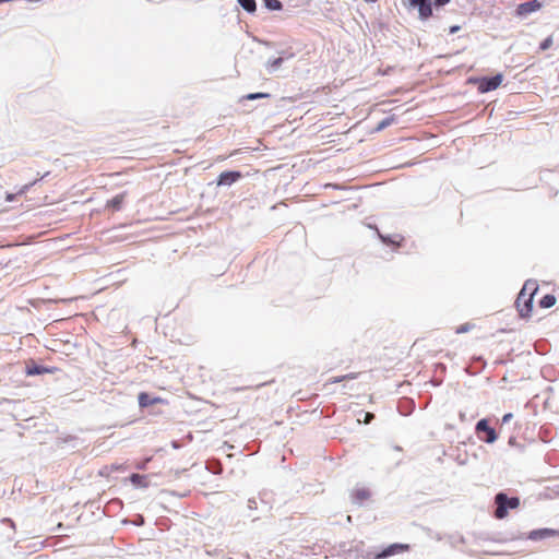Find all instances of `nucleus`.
Listing matches in <instances>:
<instances>
[{
    "mask_svg": "<svg viewBox=\"0 0 559 559\" xmlns=\"http://www.w3.org/2000/svg\"><path fill=\"white\" fill-rule=\"evenodd\" d=\"M536 290V287H530V285L526 283L519 293L515 305L522 318H527L531 316L533 310V297Z\"/></svg>",
    "mask_w": 559,
    "mask_h": 559,
    "instance_id": "nucleus-1",
    "label": "nucleus"
},
{
    "mask_svg": "<svg viewBox=\"0 0 559 559\" xmlns=\"http://www.w3.org/2000/svg\"><path fill=\"white\" fill-rule=\"evenodd\" d=\"M495 503L497 506L495 516L502 520L508 515V509L514 510L520 507V499L518 497L509 498L504 492H499L495 497Z\"/></svg>",
    "mask_w": 559,
    "mask_h": 559,
    "instance_id": "nucleus-2",
    "label": "nucleus"
},
{
    "mask_svg": "<svg viewBox=\"0 0 559 559\" xmlns=\"http://www.w3.org/2000/svg\"><path fill=\"white\" fill-rule=\"evenodd\" d=\"M476 432L481 441L493 443L497 440V433L493 428L489 427L486 419H481L476 425Z\"/></svg>",
    "mask_w": 559,
    "mask_h": 559,
    "instance_id": "nucleus-3",
    "label": "nucleus"
},
{
    "mask_svg": "<svg viewBox=\"0 0 559 559\" xmlns=\"http://www.w3.org/2000/svg\"><path fill=\"white\" fill-rule=\"evenodd\" d=\"M44 176H40L39 174H37L35 178L29 179L27 182H25L21 187L15 188L14 192L7 193L5 201H8V202L15 201L17 199V197L25 194L29 190V188L33 187L37 181H39Z\"/></svg>",
    "mask_w": 559,
    "mask_h": 559,
    "instance_id": "nucleus-4",
    "label": "nucleus"
},
{
    "mask_svg": "<svg viewBox=\"0 0 559 559\" xmlns=\"http://www.w3.org/2000/svg\"><path fill=\"white\" fill-rule=\"evenodd\" d=\"M502 79V74H497L492 78H483L478 82V90L481 93L493 91L500 86Z\"/></svg>",
    "mask_w": 559,
    "mask_h": 559,
    "instance_id": "nucleus-5",
    "label": "nucleus"
},
{
    "mask_svg": "<svg viewBox=\"0 0 559 559\" xmlns=\"http://www.w3.org/2000/svg\"><path fill=\"white\" fill-rule=\"evenodd\" d=\"M409 4L418 9L419 17L427 20L432 16V7L430 0H408Z\"/></svg>",
    "mask_w": 559,
    "mask_h": 559,
    "instance_id": "nucleus-6",
    "label": "nucleus"
},
{
    "mask_svg": "<svg viewBox=\"0 0 559 559\" xmlns=\"http://www.w3.org/2000/svg\"><path fill=\"white\" fill-rule=\"evenodd\" d=\"M241 177L240 171H224L217 178V186H230Z\"/></svg>",
    "mask_w": 559,
    "mask_h": 559,
    "instance_id": "nucleus-7",
    "label": "nucleus"
},
{
    "mask_svg": "<svg viewBox=\"0 0 559 559\" xmlns=\"http://www.w3.org/2000/svg\"><path fill=\"white\" fill-rule=\"evenodd\" d=\"M408 547L406 545H402V544H393V545H390L389 547H386L382 552L378 554L374 559H384L389 556H392L394 554H396L397 551H404L406 550Z\"/></svg>",
    "mask_w": 559,
    "mask_h": 559,
    "instance_id": "nucleus-8",
    "label": "nucleus"
},
{
    "mask_svg": "<svg viewBox=\"0 0 559 559\" xmlns=\"http://www.w3.org/2000/svg\"><path fill=\"white\" fill-rule=\"evenodd\" d=\"M540 8V4L534 0V1H531V2H526V3H522L516 9V13L518 15H527L536 10H538Z\"/></svg>",
    "mask_w": 559,
    "mask_h": 559,
    "instance_id": "nucleus-9",
    "label": "nucleus"
},
{
    "mask_svg": "<svg viewBox=\"0 0 559 559\" xmlns=\"http://www.w3.org/2000/svg\"><path fill=\"white\" fill-rule=\"evenodd\" d=\"M56 370H57L56 368L32 365V366L26 367V374L27 376H36V374H44V373H53Z\"/></svg>",
    "mask_w": 559,
    "mask_h": 559,
    "instance_id": "nucleus-10",
    "label": "nucleus"
},
{
    "mask_svg": "<svg viewBox=\"0 0 559 559\" xmlns=\"http://www.w3.org/2000/svg\"><path fill=\"white\" fill-rule=\"evenodd\" d=\"M139 405L141 407H147V406H151V405H154L158 402H160V399L156 397V399H152L147 393L145 392H141L139 394Z\"/></svg>",
    "mask_w": 559,
    "mask_h": 559,
    "instance_id": "nucleus-11",
    "label": "nucleus"
},
{
    "mask_svg": "<svg viewBox=\"0 0 559 559\" xmlns=\"http://www.w3.org/2000/svg\"><path fill=\"white\" fill-rule=\"evenodd\" d=\"M126 193H120L114 197L111 200H109L106 204L107 207H111L115 211H118L121 209V205L124 201Z\"/></svg>",
    "mask_w": 559,
    "mask_h": 559,
    "instance_id": "nucleus-12",
    "label": "nucleus"
},
{
    "mask_svg": "<svg viewBox=\"0 0 559 559\" xmlns=\"http://www.w3.org/2000/svg\"><path fill=\"white\" fill-rule=\"evenodd\" d=\"M352 497L356 502L361 503L369 499L370 492L365 488H359L353 491Z\"/></svg>",
    "mask_w": 559,
    "mask_h": 559,
    "instance_id": "nucleus-13",
    "label": "nucleus"
},
{
    "mask_svg": "<svg viewBox=\"0 0 559 559\" xmlns=\"http://www.w3.org/2000/svg\"><path fill=\"white\" fill-rule=\"evenodd\" d=\"M129 479L132 483V485L135 487L145 488L148 485V483L146 480V476H144V475L132 474Z\"/></svg>",
    "mask_w": 559,
    "mask_h": 559,
    "instance_id": "nucleus-14",
    "label": "nucleus"
},
{
    "mask_svg": "<svg viewBox=\"0 0 559 559\" xmlns=\"http://www.w3.org/2000/svg\"><path fill=\"white\" fill-rule=\"evenodd\" d=\"M555 535H557V532L555 530L544 528V530L532 532L531 538L536 539V538L550 537V536H555Z\"/></svg>",
    "mask_w": 559,
    "mask_h": 559,
    "instance_id": "nucleus-15",
    "label": "nucleus"
},
{
    "mask_svg": "<svg viewBox=\"0 0 559 559\" xmlns=\"http://www.w3.org/2000/svg\"><path fill=\"white\" fill-rule=\"evenodd\" d=\"M556 304V297L554 295H545L540 301L539 305L542 308H550Z\"/></svg>",
    "mask_w": 559,
    "mask_h": 559,
    "instance_id": "nucleus-16",
    "label": "nucleus"
},
{
    "mask_svg": "<svg viewBox=\"0 0 559 559\" xmlns=\"http://www.w3.org/2000/svg\"><path fill=\"white\" fill-rule=\"evenodd\" d=\"M239 4L248 12L252 13L257 9L255 0H238Z\"/></svg>",
    "mask_w": 559,
    "mask_h": 559,
    "instance_id": "nucleus-17",
    "label": "nucleus"
},
{
    "mask_svg": "<svg viewBox=\"0 0 559 559\" xmlns=\"http://www.w3.org/2000/svg\"><path fill=\"white\" fill-rule=\"evenodd\" d=\"M358 377V373L356 372H352V373H348V374H345V376H341V377H334L332 379H330V383H337V382H341V381H344V380H352V379H356Z\"/></svg>",
    "mask_w": 559,
    "mask_h": 559,
    "instance_id": "nucleus-18",
    "label": "nucleus"
},
{
    "mask_svg": "<svg viewBox=\"0 0 559 559\" xmlns=\"http://www.w3.org/2000/svg\"><path fill=\"white\" fill-rule=\"evenodd\" d=\"M265 5L270 10H281L282 2L280 0H265Z\"/></svg>",
    "mask_w": 559,
    "mask_h": 559,
    "instance_id": "nucleus-19",
    "label": "nucleus"
},
{
    "mask_svg": "<svg viewBox=\"0 0 559 559\" xmlns=\"http://www.w3.org/2000/svg\"><path fill=\"white\" fill-rule=\"evenodd\" d=\"M551 45H552V38L549 36V37H547L546 39H544V40L540 43L539 48H540L542 50H546V49H548L549 47H551Z\"/></svg>",
    "mask_w": 559,
    "mask_h": 559,
    "instance_id": "nucleus-20",
    "label": "nucleus"
},
{
    "mask_svg": "<svg viewBox=\"0 0 559 559\" xmlns=\"http://www.w3.org/2000/svg\"><path fill=\"white\" fill-rule=\"evenodd\" d=\"M374 418V415L372 413H369V412H366L364 413V419H362V423L364 424H369L371 423V420Z\"/></svg>",
    "mask_w": 559,
    "mask_h": 559,
    "instance_id": "nucleus-21",
    "label": "nucleus"
},
{
    "mask_svg": "<svg viewBox=\"0 0 559 559\" xmlns=\"http://www.w3.org/2000/svg\"><path fill=\"white\" fill-rule=\"evenodd\" d=\"M267 96L266 94H263V93H254V94H249L247 95V99H257V98H261V97H265Z\"/></svg>",
    "mask_w": 559,
    "mask_h": 559,
    "instance_id": "nucleus-22",
    "label": "nucleus"
},
{
    "mask_svg": "<svg viewBox=\"0 0 559 559\" xmlns=\"http://www.w3.org/2000/svg\"><path fill=\"white\" fill-rule=\"evenodd\" d=\"M450 2V0H435L433 1V4L439 8V7H443L445 4H448Z\"/></svg>",
    "mask_w": 559,
    "mask_h": 559,
    "instance_id": "nucleus-23",
    "label": "nucleus"
},
{
    "mask_svg": "<svg viewBox=\"0 0 559 559\" xmlns=\"http://www.w3.org/2000/svg\"><path fill=\"white\" fill-rule=\"evenodd\" d=\"M468 331V325L465 324V325H461L460 328H457L456 332L457 333H464V332H467Z\"/></svg>",
    "mask_w": 559,
    "mask_h": 559,
    "instance_id": "nucleus-24",
    "label": "nucleus"
},
{
    "mask_svg": "<svg viewBox=\"0 0 559 559\" xmlns=\"http://www.w3.org/2000/svg\"><path fill=\"white\" fill-rule=\"evenodd\" d=\"M511 417H512V414H506V415L503 416V418H502V421H503V423H507V421H509V420H510V418H511Z\"/></svg>",
    "mask_w": 559,
    "mask_h": 559,
    "instance_id": "nucleus-25",
    "label": "nucleus"
},
{
    "mask_svg": "<svg viewBox=\"0 0 559 559\" xmlns=\"http://www.w3.org/2000/svg\"><path fill=\"white\" fill-rule=\"evenodd\" d=\"M138 468L140 469H144L145 468V463L141 464V465H138Z\"/></svg>",
    "mask_w": 559,
    "mask_h": 559,
    "instance_id": "nucleus-26",
    "label": "nucleus"
},
{
    "mask_svg": "<svg viewBox=\"0 0 559 559\" xmlns=\"http://www.w3.org/2000/svg\"><path fill=\"white\" fill-rule=\"evenodd\" d=\"M391 245H400L397 241L391 240Z\"/></svg>",
    "mask_w": 559,
    "mask_h": 559,
    "instance_id": "nucleus-27",
    "label": "nucleus"
},
{
    "mask_svg": "<svg viewBox=\"0 0 559 559\" xmlns=\"http://www.w3.org/2000/svg\"><path fill=\"white\" fill-rule=\"evenodd\" d=\"M281 61H282V59H277V60L275 61V63H276V64H278V63H281Z\"/></svg>",
    "mask_w": 559,
    "mask_h": 559,
    "instance_id": "nucleus-28",
    "label": "nucleus"
}]
</instances>
